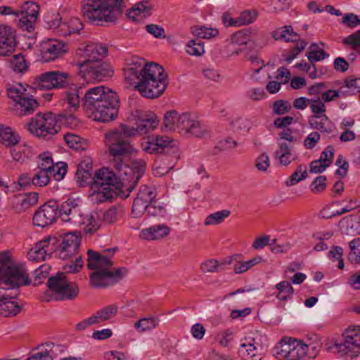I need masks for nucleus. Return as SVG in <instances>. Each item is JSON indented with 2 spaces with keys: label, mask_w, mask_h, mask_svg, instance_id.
I'll list each match as a JSON object with an SVG mask.
<instances>
[{
  "label": "nucleus",
  "mask_w": 360,
  "mask_h": 360,
  "mask_svg": "<svg viewBox=\"0 0 360 360\" xmlns=\"http://www.w3.org/2000/svg\"><path fill=\"white\" fill-rule=\"evenodd\" d=\"M84 84H72L65 91L64 101L70 110H77L82 98L83 107L95 121L108 122L117 117L120 100L116 93L99 86L84 91Z\"/></svg>",
  "instance_id": "f257e3e1"
},
{
  "label": "nucleus",
  "mask_w": 360,
  "mask_h": 360,
  "mask_svg": "<svg viewBox=\"0 0 360 360\" xmlns=\"http://www.w3.org/2000/svg\"><path fill=\"white\" fill-rule=\"evenodd\" d=\"M117 174L107 167L95 172L94 184L117 192L127 198L145 172V162L141 159H112Z\"/></svg>",
  "instance_id": "f03ea898"
},
{
  "label": "nucleus",
  "mask_w": 360,
  "mask_h": 360,
  "mask_svg": "<svg viewBox=\"0 0 360 360\" xmlns=\"http://www.w3.org/2000/svg\"><path fill=\"white\" fill-rule=\"evenodd\" d=\"M134 117L135 126L122 124L105 134V143L108 147L110 155L115 158L136 156L138 149L130 143L128 138L150 133L156 129L159 124L156 116L152 114L136 111Z\"/></svg>",
  "instance_id": "7ed1b4c3"
},
{
  "label": "nucleus",
  "mask_w": 360,
  "mask_h": 360,
  "mask_svg": "<svg viewBox=\"0 0 360 360\" xmlns=\"http://www.w3.org/2000/svg\"><path fill=\"white\" fill-rule=\"evenodd\" d=\"M116 248L107 249L99 253L91 250L87 251V266L95 271L91 275V284L95 288H102L110 285L122 278L127 273L125 269H112V256Z\"/></svg>",
  "instance_id": "20e7f679"
},
{
  "label": "nucleus",
  "mask_w": 360,
  "mask_h": 360,
  "mask_svg": "<svg viewBox=\"0 0 360 360\" xmlns=\"http://www.w3.org/2000/svg\"><path fill=\"white\" fill-rule=\"evenodd\" d=\"M107 53L106 46L95 42H90L84 48L78 49L77 55L83 58L78 65L80 68L86 67V77L101 82L113 76L114 71L110 64L101 58Z\"/></svg>",
  "instance_id": "39448f33"
},
{
  "label": "nucleus",
  "mask_w": 360,
  "mask_h": 360,
  "mask_svg": "<svg viewBox=\"0 0 360 360\" xmlns=\"http://www.w3.org/2000/svg\"><path fill=\"white\" fill-rule=\"evenodd\" d=\"M167 74L164 68L154 62L147 63L145 70H143L139 79L134 83L129 84L134 85L142 96L147 98H155L161 96L167 86L166 78Z\"/></svg>",
  "instance_id": "423d86ee"
},
{
  "label": "nucleus",
  "mask_w": 360,
  "mask_h": 360,
  "mask_svg": "<svg viewBox=\"0 0 360 360\" xmlns=\"http://www.w3.org/2000/svg\"><path fill=\"white\" fill-rule=\"evenodd\" d=\"M125 7L123 0H84L82 13L91 22H115Z\"/></svg>",
  "instance_id": "0eeeda50"
},
{
  "label": "nucleus",
  "mask_w": 360,
  "mask_h": 360,
  "mask_svg": "<svg viewBox=\"0 0 360 360\" xmlns=\"http://www.w3.org/2000/svg\"><path fill=\"white\" fill-rule=\"evenodd\" d=\"M342 341L335 338L326 340V349L336 354L346 360H353L360 356V324H351L342 332Z\"/></svg>",
  "instance_id": "6e6552de"
},
{
  "label": "nucleus",
  "mask_w": 360,
  "mask_h": 360,
  "mask_svg": "<svg viewBox=\"0 0 360 360\" xmlns=\"http://www.w3.org/2000/svg\"><path fill=\"white\" fill-rule=\"evenodd\" d=\"M30 283L25 272L13 265L8 254L0 253V301L6 299L8 290Z\"/></svg>",
  "instance_id": "1a4fd4ad"
},
{
  "label": "nucleus",
  "mask_w": 360,
  "mask_h": 360,
  "mask_svg": "<svg viewBox=\"0 0 360 360\" xmlns=\"http://www.w3.org/2000/svg\"><path fill=\"white\" fill-rule=\"evenodd\" d=\"M276 352L285 360L314 359L319 354V347L314 344L307 345L301 340L285 338L275 347Z\"/></svg>",
  "instance_id": "9d476101"
},
{
  "label": "nucleus",
  "mask_w": 360,
  "mask_h": 360,
  "mask_svg": "<svg viewBox=\"0 0 360 360\" xmlns=\"http://www.w3.org/2000/svg\"><path fill=\"white\" fill-rule=\"evenodd\" d=\"M7 95L13 102L12 112L18 117L31 115L39 107L37 101L27 91V87L20 83L8 86Z\"/></svg>",
  "instance_id": "9b49d317"
},
{
  "label": "nucleus",
  "mask_w": 360,
  "mask_h": 360,
  "mask_svg": "<svg viewBox=\"0 0 360 360\" xmlns=\"http://www.w3.org/2000/svg\"><path fill=\"white\" fill-rule=\"evenodd\" d=\"M49 290L44 299L51 300H70L75 297L78 293L77 286L66 279L64 273H58L51 277L48 281Z\"/></svg>",
  "instance_id": "f8f14e48"
},
{
  "label": "nucleus",
  "mask_w": 360,
  "mask_h": 360,
  "mask_svg": "<svg viewBox=\"0 0 360 360\" xmlns=\"http://www.w3.org/2000/svg\"><path fill=\"white\" fill-rule=\"evenodd\" d=\"M58 119L51 112H39L27 124L31 134L49 140L58 132Z\"/></svg>",
  "instance_id": "ddd939ff"
},
{
  "label": "nucleus",
  "mask_w": 360,
  "mask_h": 360,
  "mask_svg": "<svg viewBox=\"0 0 360 360\" xmlns=\"http://www.w3.org/2000/svg\"><path fill=\"white\" fill-rule=\"evenodd\" d=\"M81 243L80 232H68L57 240L56 256L61 259H70L77 253Z\"/></svg>",
  "instance_id": "4468645a"
},
{
  "label": "nucleus",
  "mask_w": 360,
  "mask_h": 360,
  "mask_svg": "<svg viewBox=\"0 0 360 360\" xmlns=\"http://www.w3.org/2000/svg\"><path fill=\"white\" fill-rule=\"evenodd\" d=\"M261 339L260 333L255 330L247 334L240 340L238 354L243 360H261Z\"/></svg>",
  "instance_id": "2eb2a0df"
},
{
  "label": "nucleus",
  "mask_w": 360,
  "mask_h": 360,
  "mask_svg": "<svg viewBox=\"0 0 360 360\" xmlns=\"http://www.w3.org/2000/svg\"><path fill=\"white\" fill-rule=\"evenodd\" d=\"M68 76V73L59 71L46 72L36 77L33 84L35 89L40 90L60 88L67 84Z\"/></svg>",
  "instance_id": "dca6fc26"
},
{
  "label": "nucleus",
  "mask_w": 360,
  "mask_h": 360,
  "mask_svg": "<svg viewBox=\"0 0 360 360\" xmlns=\"http://www.w3.org/2000/svg\"><path fill=\"white\" fill-rule=\"evenodd\" d=\"M19 13L18 27L25 31L32 32L39 15V6L34 1H26Z\"/></svg>",
  "instance_id": "f3484780"
},
{
  "label": "nucleus",
  "mask_w": 360,
  "mask_h": 360,
  "mask_svg": "<svg viewBox=\"0 0 360 360\" xmlns=\"http://www.w3.org/2000/svg\"><path fill=\"white\" fill-rule=\"evenodd\" d=\"M58 206L55 202L45 203L34 213L33 224L36 226L44 228L52 224L56 219Z\"/></svg>",
  "instance_id": "a211bd4d"
},
{
  "label": "nucleus",
  "mask_w": 360,
  "mask_h": 360,
  "mask_svg": "<svg viewBox=\"0 0 360 360\" xmlns=\"http://www.w3.org/2000/svg\"><path fill=\"white\" fill-rule=\"evenodd\" d=\"M67 52L65 44L56 39H49L41 44L40 55L41 60L48 63L54 60Z\"/></svg>",
  "instance_id": "6ab92c4d"
},
{
  "label": "nucleus",
  "mask_w": 360,
  "mask_h": 360,
  "mask_svg": "<svg viewBox=\"0 0 360 360\" xmlns=\"http://www.w3.org/2000/svg\"><path fill=\"white\" fill-rule=\"evenodd\" d=\"M66 349L63 345L48 342L39 346L26 360H54Z\"/></svg>",
  "instance_id": "aec40b11"
},
{
  "label": "nucleus",
  "mask_w": 360,
  "mask_h": 360,
  "mask_svg": "<svg viewBox=\"0 0 360 360\" xmlns=\"http://www.w3.org/2000/svg\"><path fill=\"white\" fill-rule=\"evenodd\" d=\"M72 224L80 226L85 233L89 234L96 233L101 227L98 211L82 212Z\"/></svg>",
  "instance_id": "412c9836"
},
{
  "label": "nucleus",
  "mask_w": 360,
  "mask_h": 360,
  "mask_svg": "<svg viewBox=\"0 0 360 360\" xmlns=\"http://www.w3.org/2000/svg\"><path fill=\"white\" fill-rule=\"evenodd\" d=\"M184 131L185 134H190L195 137H202L206 134L205 127L188 112L179 115V131Z\"/></svg>",
  "instance_id": "4be33fe9"
},
{
  "label": "nucleus",
  "mask_w": 360,
  "mask_h": 360,
  "mask_svg": "<svg viewBox=\"0 0 360 360\" xmlns=\"http://www.w3.org/2000/svg\"><path fill=\"white\" fill-rule=\"evenodd\" d=\"M56 242L55 238L46 237L44 240L36 243L28 252L27 257L32 261H41L46 259L53 251L50 245H53Z\"/></svg>",
  "instance_id": "5701e85b"
},
{
  "label": "nucleus",
  "mask_w": 360,
  "mask_h": 360,
  "mask_svg": "<svg viewBox=\"0 0 360 360\" xmlns=\"http://www.w3.org/2000/svg\"><path fill=\"white\" fill-rule=\"evenodd\" d=\"M81 200L79 198H68L60 206L59 212L62 220L65 222L72 223L74 219L82 212L79 209Z\"/></svg>",
  "instance_id": "b1692460"
},
{
  "label": "nucleus",
  "mask_w": 360,
  "mask_h": 360,
  "mask_svg": "<svg viewBox=\"0 0 360 360\" xmlns=\"http://www.w3.org/2000/svg\"><path fill=\"white\" fill-rule=\"evenodd\" d=\"M146 63L144 59L138 57L132 58L128 66L124 69V77L127 83L131 84L136 82L140 73L145 70Z\"/></svg>",
  "instance_id": "393cba45"
},
{
  "label": "nucleus",
  "mask_w": 360,
  "mask_h": 360,
  "mask_svg": "<svg viewBox=\"0 0 360 360\" xmlns=\"http://www.w3.org/2000/svg\"><path fill=\"white\" fill-rule=\"evenodd\" d=\"M153 5L148 0H143L135 4L127 15L133 21L141 20L151 15Z\"/></svg>",
  "instance_id": "a878e982"
},
{
  "label": "nucleus",
  "mask_w": 360,
  "mask_h": 360,
  "mask_svg": "<svg viewBox=\"0 0 360 360\" xmlns=\"http://www.w3.org/2000/svg\"><path fill=\"white\" fill-rule=\"evenodd\" d=\"M15 47V37L10 27L0 25V56H8Z\"/></svg>",
  "instance_id": "bb28decb"
},
{
  "label": "nucleus",
  "mask_w": 360,
  "mask_h": 360,
  "mask_svg": "<svg viewBox=\"0 0 360 360\" xmlns=\"http://www.w3.org/2000/svg\"><path fill=\"white\" fill-rule=\"evenodd\" d=\"M172 142V140L169 137L157 136L152 139L148 138V141L141 143V147L143 150L149 154L162 153Z\"/></svg>",
  "instance_id": "cd10ccee"
},
{
  "label": "nucleus",
  "mask_w": 360,
  "mask_h": 360,
  "mask_svg": "<svg viewBox=\"0 0 360 360\" xmlns=\"http://www.w3.org/2000/svg\"><path fill=\"white\" fill-rule=\"evenodd\" d=\"M171 229L165 224H158L143 229L140 231V238L146 240H160L167 237Z\"/></svg>",
  "instance_id": "c85d7f7f"
},
{
  "label": "nucleus",
  "mask_w": 360,
  "mask_h": 360,
  "mask_svg": "<svg viewBox=\"0 0 360 360\" xmlns=\"http://www.w3.org/2000/svg\"><path fill=\"white\" fill-rule=\"evenodd\" d=\"M116 191L107 187L97 186L93 183L89 198L92 203L99 204L112 199Z\"/></svg>",
  "instance_id": "c756f323"
},
{
  "label": "nucleus",
  "mask_w": 360,
  "mask_h": 360,
  "mask_svg": "<svg viewBox=\"0 0 360 360\" xmlns=\"http://www.w3.org/2000/svg\"><path fill=\"white\" fill-rule=\"evenodd\" d=\"M38 193L32 192L25 195H19L13 198L11 200L12 206L18 211H23L38 202Z\"/></svg>",
  "instance_id": "7c9ffc66"
},
{
  "label": "nucleus",
  "mask_w": 360,
  "mask_h": 360,
  "mask_svg": "<svg viewBox=\"0 0 360 360\" xmlns=\"http://www.w3.org/2000/svg\"><path fill=\"white\" fill-rule=\"evenodd\" d=\"M49 170V165L46 164L45 160L41 159V161L38 163L37 169L32 178V184L40 187L46 186L51 180Z\"/></svg>",
  "instance_id": "2f4dec72"
},
{
  "label": "nucleus",
  "mask_w": 360,
  "mask_h": 360,
  "mask_svg": "<svg viewBox=\"0 0 360 360\" xmlns=\"http://www.w3.org/2000/svg\"><path fill=\"white\" fill-rule=\"evenodd\" d=\"M21 307L12 299V296L6 292V299L0 301V316L4 317L14 316L19 314Z\"/></svg>",
  "instance_id": "473e14b6"
},
{
  "label": "nucleus",
  "mask_w": 360,
  "mask_h": 360,
  "mask_svg": "<svg viewBox=\"0 0 360 360\" xmlns=\"http://www.w3.org/2000/svg\"><path fill=\"white\" fill-rule=\"evenodd\" d=\"M272 37L275 40H282L285 42H295L299 40L298 34L293 30L291 25H285L272 32Z\"/></svg>",
  "instance_id": "72a5a7b5"
},
{
  "label": "nucleus",
  "mask_w": 360,
  "mask_h": 360,
  "mask_svg": "<svg viewBox=\"0 0 360 360\" xmlns=\"http://www.w3.org/2000/svg\"><path fill=\"white\" fill-rule=\"evenodd\" d=\"M45 160L46 164L49 165L50 170L49 173L50 176H53L56 181H62L67 174L68 165L63 161L53 162V159H42Z\"/></svg>",
  "instance_id": "f704fd0d"
},
{
  "label": "nucleus",
  "mask_w": 360,
  "mask_h": 360,
  "mask_svg": "<svg viewBox=\"0 0 360 360\" xmlns=\"http://www.w3.org/2000/svg\"><path fill=\"white\" fill-rule=\"evenodd\" d=\"M119 307L117 304H111L103 307L94 314L96 323L110 321L114 319L118 314Z\"/></svg>",
  "instance_id": "c9c22d12"
},
{
  "label": "nucleus",
  "mask_w": 360,
  "mask_h": 360,
  "mask_svg": "<svg viewBox=\"0 0 360 360\" xmlns=\"http://www.w3.org/2000/svg\"><path fill=\"white\" fill-rule=\"evenodd\" d=\"M64 140L66 143L76 151H84L87 150L88 142L86 140L83 139L80 136L73 134H66L64 135Z\"/></svg>",
  "instance_id": "e433bc0d"
},
{
  "label": "nucleus",
  "mask_w": 360,
  "mask_h": 360,
  "mask_svg": "<svg viewBox=\"0 0 360 360\" xmlns=\"http://www.w3.org/2000/svg\"><path fill=\"white\" fill-rule=\"evenodd\" d=\"M98 214L99 215L101 226L103 223L110 224L118 219L122 214V210L115 206H112L106 210L98 211Z\"/></svg>",
  "instance_id": "4c0bfd02"
},
{
  "label": "nucleus",
  "mask_w": 360,
  "mask_h": 360,
  "mask_svg": "<svg viewBox=\"0 0 360 360\" xmlns=\"http://www.w3.org/2000/svg\"><path fill=\"white\" fill-rule=\"evenodd\" d=\"M250 32L247 30H239L231 36L230 43L239 46H249L254 47V42L251 41Z\"/></svg>",
  "instance_id": "58836bf2"
},
{
  "label": "nucleus",
  "mask_w": 360,
  "mask_h": 360,
  "mask_svg": "<svg viewBox=\"0 0 360 360\" xmlns=\"http://www.w3.org/2000/svg\"><path fill=\"white\" fill-rule=\"evenodd\" d=\"M175 163L174 159H156L153 168L155 176H161L169 172Z\"/></svg>",
  "instance_id": "ea45409f"
},
{
  "label": "nucleus",
  "mask_w": 360,
  "mask_h": 360,
  "mask_svg": "<svg viewBox=\"0 0 360 360\" xmlns=\"http://www.w3.org/2000/svg\"><path fill=\"white\" fill-rule=\"evenodd\" d=\"M231 214V211L227 209L217 211L206 217L204 220L205 226H217L222 224Z\"/></svg>",
  "instance_id": "a19ab883"
},
{
  "label": "nucleus",
  "mask_w": 360,
  "mask_h": 360,
  "mask_svg": "<svg viewBox=\"0 0 360 360\" xmlns=\"http://www.w3.org/2000/svg\"><path fill=\"white\" fill-rule=\"evenodd\" d=\"M0 141L7 147L13 148L19 142V136L10 127L0 126Z\"/></svg>",
  "instance_id": "79ce46f5"
},
{
  "label": "nucleus",
  "mask_w": 360,
  "mask_h": 360,
  "mask_svg": "<svg viewBox=\"0 0 360 360\" xmlns=\"http://www.w3.org/2000/svg\"><path fill=\"white\" fill-rule=\"evenodd\" d=\"M307 167L306 165H299L296 170L285 180V184L288 187L293 186L307 177Z\"/></svg>",
  "instance_id": "37998d69"
},
{
  "label": "nucleus",
  "mask_w": 360,
  "mask_h": 360,
  "mask_svg": "<svg viewBox=\"0 0 360 360\" xmlns=\"http://www.w3.org/2000/svg\"><path fill=\"white\" fill-rule=\"evenodd\" d=\"M276 289L277 290L276 297L283 301L290 300L294 293V289L291 284L285 281L277 283Z\"/></svg>",
  "instance_id": "c03bdc74"
},
{
  "label": "nucleus",
  "mask_w": 360,
  "mask_h": 360,
  "mask_svg": "<svg viewBox=\"0 0 360 360\" xmlns=\"http://www.w3.org/2000/svg\"><path fill=\"white\" fill-rule=\"evenodd\" d=\"M191 32L198 39H210L216 37L219 34L217 29L203 25L192 27Z\"/></svg>",
  "instance_id": "a18cd8bd"
},
{
  "label": "nucleus",
  "mask_w": 360,
  "mask_h": 360,
  "mask_svg": "<svg viewBox=\"0 0 360 360\" xmlns=\"http://www.w3.org/2000/svg\"><path fill=\"white\" fill-rule=\"evenodd\" d=\"M156 317L143 318L134 323V328L139 332H145L155 329L159 324Z\"/></svg>",
  "instance_id": "49530a36"
},
{
  "label": "nucleus",
  "mask_w": 360,
  "mask_h": 360,
  "mask_svg": "<svg viewBox=\"0 0 360 360\" xmlns=\"http://www.w3.org/2000/svg\"><path fill=\"white\" fill-rule=\"evenodd\" d=\"M179 115L174 110L167 112L163 122L165 127L169 131H179Z\"/></svg>",
  "instance_id": "de8ad7c7"
},
{
  "label": "nucleus",
  "mask_w": 360,
  "mask_h": 360,
  "mask_svg": "<svg viewBox=\"0 0 360 360\" xmlns=\"http://www.w3.org/2000/svg\"><path fill=\"white\" fill-rule=\"evenodd\" d=\"M11 154L13 157L19 158H31L37 155V153L32 147L24 144L20 146H15L14 148L11 149Z\"/></svg>",
  "instance_id": "09e8293b"
},
{
  "label": "nucleus",
  "mask_w": 360,
  "mask_h": 360,
  "mask_svg": "<svg viewBox=\"0 0 360 360\" xmlns=\"http://www.w3.org/2000/svg\"><path fill=\"white\" fill-rule=\"evenodd\" d=\"M11 68L15 72H23L27 68L24 56L22 53L14 55L9 60Z\"/></svg>",
  "instance_id": "8fccbe9b"
},
{
  "label": "nucleus",
  "mask_w": 360,
  "mask_h": 360,
  "mask_svg": "<svg viewBox=\"0 0 360 360\" xmlns=\"http://www.w3.org/2000/svg\"><path fill=\"white\" fill-rule=\"evenodd\" d=\"M186 52L191 56H202L205 53L203 42L200 39L190 40L186 46Z\"/></svg>",
  "instance_id": "3c124183"
},
{
  "label": "nucleus",
  "mask_w": 360,
  "mask_h": 360,
  "mask_svg": "<svg viewBox=\"0 0 360 360\" xmlns=\"http://www.w3.org/2000/svg\"><path fill=\"white\" fill-rule=\"evenodd\" d=\"M331 162V159H316L309 165V172L322 173L330 165Z\"/></svg>",
  "instance_id": "603ef678"
},
{
  "label": "nucleus",
  "mask_w": 360,
  "mask_h": 360,
  "mask_svg": "<svg viewBox=\"0 0 360 360\" xmlns=\"http://www.w3.org/2000/svg\"><path fill=\"white\" fill-rule=\"evenodd\" d=\"M349 260L353 264H360V238H356L349 243Z\"/></svg>",
  "instance_id": "864d4df0"
},
{
  "label": "nucleus",
  "mask_w": 360,
  "mask_h": 360,
  "mask_svg": "<svg viewBox=\"0 0 360 360\" xmlns=\"http://www.w3.org/2000/svg\"><path fill=\"white\" fill-rule=\"evenodd\" d=\"M327 187V178L326 176H316L310 184L309 189L314 193L323 192Z\"/></svg>",
  "instance_id": "5fc2aeb1"
},
{
  "label": "nucleus",
  "mask_w": 360,
  "mask_h": 360,
  "mask_svg": "<svg viewBox=\"0 0 360 360\" xmlns=\"http://www.w3.org/2000/svg\"><path fill=\"white\" fill-rule=\"evenodd\" d=\"M68 105V103H67ZM67 108L69 109L70 112L68 113H60L58 115V122H60L62 124H66L70 127H75L77 126L79 123L78 119L72 113L74 110H70V109L68 108V105Z\"/></svg>",
  "instance_id": "6e6d98bb"
},
{
  "label": "nucleus",
  "mask_w": 360,
  "mask_h": 360,
  "mask_svg": "<svg viewBox=\"0 0 360 360\" xmlns=\"http://www.w3.org/2000/svg\"><path fill=\"white\" fill-rule=\"evenodd\" d=\"M296 42L297 44L295 46L293 49H292L290 51L289 53L287 54L285 57V60L288 63H291L292 60L295 59L297 56V55L305 49L306 46L307 45V42L304 39H300Z\"/></svg>",
  "instance_id": "4d7b16f0"
},
{
  "label": "nucleus",
  "mask_w": 360,
  "mask_h": 360,
  "mask_svg": "<svg viewBox=\"0 0 360 360\" xmlns=\"http://www.w3.org/2000/svg\"><path fill=\"white\" fill-rule=\"evenodd\" d=\"M342 249L340 247L335 246L330 249V250L328 252V257L333 261V262H337L338 264L337 266L340 269H344V262L342 259Z\"/></svg>",
  "instance_id": "13d9d810"
},
{
  "label": "nucleus",
  "mask_w": 360,
  "mask_h": 360,
  "mask_svg": "<svg viewBox=\"0 0 360 360\" xmlns=\"http://www.w3.org/2000/svg\"><path fill=\"white\" fill-rule=\"evenodd\" d=\"M276 240L274 239L269 244L271 252L274 254H281L288 252L292 247L290 241H285L281 243H276Z\"/></svg>",
  "instance_id": "bf43d9fd"
},
{
  "label": "nucleus",
  "mask_w": 360,
  "mask_h": 360,
  "mask_svg": "<svg viewBox=\"0 0 360 360\" xmlns=\"http://www.w3.org/2000/svg\"><path fill=\"white\" fill-rule=\"evenodd\" d=\"M238 145V143L233 140L231 138H228L222 140L218 143L216 147L213 149L212 155H218L219 150H229L234 148Z\"/></svg>",
  "instance_id": "052dcab7"
},
{
  "label": "nucleus",
  "mask_w": 360,
  "mask_h": 360,
  "mask_svg": "<svg viewBox=\"0 0 360 360\" xmlns=\"http://www.w3.org/2000/svg\"><path fill=\"white\" fill-rule=\"evenodd\" d=\"M150 208V205L136 198L132 206V214L134 217H140L144 212Z\"/></svg>",
  "instance_id": "680f3d73"
},
{
  "label": "nucleus",
  "mask_w": 360,
  "mask_h": 360,
  "mask_svg": "<svg viewBox=\"0 0 360 360\" xmlns=\"http://www.w3.org/2000/svg\"><path fill=\"white\" fill-rule=\"evenodd\" d=\"M155 198V195L153 188L145 186L141 187L136 198L150 205V202Z\"/></svg>",
  "instance_id": "e2e57ef3"
},
{
  "label": "nucleus",
  "mask_w": 360,
  "mask_h": 360,
  "mask_svg": "<svg viewBox=\"0 0 360 360\" xmlns=\"http://www.w3.org/2000/svg\"><path fill=\"white\" fill-rule=\"evenodd\" d=\"M233 338V332L231 330H224L218 333L217 336V341L221 346L228 347L230 345Z\"/></svg>",
  "instance_id": "0e129e2a"
},
{
  "label": "nucleus",
  "mask_w": 360,
  "mask_h": 360,
  "mask_svg": "<svg viewBox=\"0 0 360 360\" xmlns=\"http://www.w3.org/2000/svg\"><path fill=\"white\" fill-rule=\"evenodd\" d=\"M219 263L215 259H208L201 263L200 269L204 273H215L218 271Z\"/></svg>",
  "instance_id": "69168bd1"
},
{
  "label": "nucleus",
  "mask_w": 360,
  "mask_h": 360,
  "mask_svg": "<svg viewBox=\"0 0 360 360\" xmlns=\"http://www.w3.org/2000/svg\"><path fill=\"white\" fill-rule=\"evenodd\" d=\"M291 108L290 103L285 100H278L274 103L273 111L276 115H283Z\"/></svg>",
  "instance_id": "338daca9"
},
{
  "label": "nucleus",
  "mask_w": 360,
  "mask_h": 360,
  "mask_svg": "<svg viewBox=\"0 0 360 360\" xmlns=\"http://www.w3.org/2000/svg\"><path fill=\"white\" fill-rule=\"evenodd\" d=\"M342 43L354 49L360 47V30L343 39Z\"/></svg>",
  "instance_id": "774afa93"
}]
</instances>
